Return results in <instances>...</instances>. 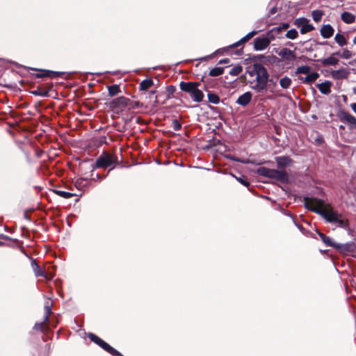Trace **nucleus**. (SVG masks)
Masks as SVG:
<instances>
[{
  "instance_id": "obj_11",
  "label": "nucleus",
  "mask_w": 356,
  "mask_h": 356,
  "mask_svg": "<svg viewBox=\"0 0 356 356\" xmlns=\"http://www.w3.org/2000/svg\"><path fill=\"white\" fill-rule=\"evenodd\" d=\"M319 77V74L318 72H309L307 74L305 77H299V79L303 83L311 84L314 83L317 79Z\"/></svg>"
},
{
  "instance_id": "obj_48",
  "label": "nucleus",
  "mask_w": 356,
  "mask_h": 356,
  "mask_svg": "<svg viewBox=\"0 0 356 356\" xmlns=\"http://www.w3.org/2000/svg\"><path fill=\"white\" fill-rule=\"evenodd\" d=\"M3 245V243L0 241V245Z\"/></svg>"
},
{
  "instance_id": "obj_34",
  "label": "nucleus",
  "mask_w": 356,
  "mask_h": 356,
  "mask_svg": "<svg viewBox=\"0 0 356 356\" xmlns=\"http://www.w3.org/2000/svg\"><path fill=\"white\" fill-rule=\"evenodd\" d=\"M298 35V31L294 29H290L289 31H287L286 34V37L287 38H289V39H296Z\"/></svg>"
},
{
  "instance_id": "obj_15",
  "label": "nucleus",
  "mask_w": 356,
  "mask_h": 356,
  "mask_svg": "<svg viewBox=\"0 0 356 356\" xmlns=\"http://www.w3.org/2000/svg\"><path fill=\"white\" fill-rule=\"evenodd\" d=\"M101 348L105 350L106 352L109 353L112 355L118 356L120 355V353L111 347L109 344L106 343L104 341H102V342L99 345Z\"/></svg>"
},
{
  "instance_id": "obj_23",
  "label": "nucleus",
  "mask_w": 356,
  "mask_h": 356,
  "mask_svg": "<svg viewBox=\"0 0 356 356\" xmlns=\"http://www.w3.org/2000/svg\"><path fill=\"white\" fill-rule=\"evenodd\" d=\"M291 83H292L291 79L286 76L280 79V85L284 89L289 88L291 86Z\"/></svg>"
},
{
  "instance_id": "obj_36",
  "label": "nucleus",
  "mask_w": 356,
  "mask_h": 356,
  "mask_svg": "<svg viewBox=\"0 0 356 356\" xmlns=\"http://www.w3.org/2000/svg\"><path fill=\"white\" fill-rule=\"evenodd\" d=\"M323 13L320 10H314L312 12V17L315 22H319L322 18Z\"/></svg>"
},
{
  "instance_id": "obj_39",
  "label": "nucleus",
  "mask_w": 356,
  "mask_h": 356,
  "mask_svg": "<svg viewBox=\"0 0 356 356\" xmlns=\"http://www.w3.org/2000/svg\"><path fill=\"white\" fill-rule=\"evenodd\" d=\"M44 309H45V316H44V321H48L49 320V315L51 314V308L48 305H46L44 307Z\"/></svg>"
},
{
  "instance_id": "obj_21",
  "label": "nucleus",
  "mask_w": 356,
  "mask_h": 356,
  "mask_svg": "<svg viewBox=\"0 0 356 356\" xmlns=\"http://www.w3.org/2000/svg\"><path fill=\"white\" fill-rule=\"evenodd\" d=\"M153 83L152 79H145L140 82L139 88L140 90H147L153 86Z\"/></svg>"
},
{
  "instance_id": "obj_13",
  "label": "nucleus",
  "mask_w": 356,
  "mask_h": 356,
  "mask_svg": "<svg viewBox=\"0 0 356 356\" xmlns=\"http://www.w3.org/2000/svg\"><path fill=\"white\" fill-rule=\"evenodd\" d=\"M318 235L321 238V239L323 241V242L327 245V246H329V247H333V248H339L340 247L339 244L334 242L332 238H330V237L325 236L324 234L323 233H318Z\"/></svg>"
},
{
  "instance_id": "obj_8",
  "label": "nucleus",
  "mask_w": 356,
  "mask_h": 356,
  "mask_svg": "<svg viewBox=\"0 0 356 356\" xmlns=\"http://www.w3.org/2000/svg\"><path fill=\"white\" fill-rule=\"evenodd\" d=\"M270 43V40L268 38H257L254 40V47L257 51H262L267 48Z\"/></svg>"
},
{
  "instance_id": "obj_25",
  "label": "nucleus",
  "mask_w": 356,
  "mask_h": 356,
  "mask_svg": "<svg viewBox=\"0 0 356 356\" xmlns=\"http://www.w3.org/2000/svg\"><path fill=\"white\" fill-rule=\"evenodd\" d=\"M129 101V99L127 97H120L114 99L113 101V104H114L115 106H127Z\"/></svg>"
},
{
  "instance_id": "obj_2",
  "label": "nucleus",
  "mask_w": 356,
  "mask_h": 356,
  "mask_svg": "<svg viewBox=\"0 0 356 356\" xmlns=\"http://www.w3.org/2000/svg\"><path fill=\"white\" fill-rule=\"evenodd\" d=\"M248 74L255 79L250 81L251 88L257 92H263L268 90L270 92H275V82L269 80V75L267 70L260 63H256L252 68L249 70Z\"/></svg>"
},
{
  "instance_id": "obj_28",
  "label": "nucleus",
  "mask_w": 356,
  "mask_h": 356,
  "mask_svg": "<svg viewBox=\"0 0 356 356\" xmlns=\"http://www.w3.org/2000/svg\"><path fill=\"white\" fill-rule=\"evenodd\" d=\"M54 193L59 195L60 197H62L65 199L70 198L74 195V194L71 193L70 192L64 191H59V190H55Z\"/></svg>"
},
{
  "instance_id": "obj_18",
  "label": "nucleus",
  "mask_w": 356,
  "mask_h": 356,
  "mask_svg": "<svg viewBox=\"0 0 356 356\" xmlns=\"http://www.w3.org/2000/svg\"><path fill=\"white\" fill-rule=\"evenodd\" d=\"M257 34V31H252L248 33L246 35H245L243 38H242L239 41L234 43L232 45V47H238L240 44L245 43L250 40L252 38H253Z\"/></svg>"
},
{
  "instance_id": "obj_32",
  "label": "nucleus",
  "mask_w": 356,
  "mask_h": 356,
  "mask_svg": "<svg viewBox=\"0 0 356 356\" xmlns=\"http://www.w3.org/2000/svg\"><path fill=\"white\" fill-rule=\"evenodd\" d=\"M270 170L265 167H260L257 170V173L261 176L269 177Z\"/></svg>"
},
{
  "instance_id": "obj_16",
  "label": "nucleus",
  "mask_w": 356,
  "mask_h": 356,
  "mask_svg": "<svg viewBox=\"0 0 356 356\" xmlns=\"http://www.w3.org/2000/svg\"><path fill=\"white\" fill-rule=\"evenodd\" d=\"M334 55L335 54L334 53L330 56L322 59L321 60V63L323 64V65L327 66V65H337L339 63V60H338V58L334 57Z\"/></svg>"
},
{
  "instance_id": "obj_42",
  "label": "nucleus",
  "mask_w": 356,
  "mask_h": 356,
  "mask_svg": "<svg viewBox=\"0 0 356 356\" xmlns=\"http://www.w3.org/2000/svg\"><path fill=\"white\" fill-rule=\"evenodd\" d=\"M237 180L242 184L243 186H248L249 182L242 178H237Z\"/></svg>"
},
{
  "instance_id": "obj_33",
  "label": "nucleus",
  "mask_w": 356,
  "mask_h": 356,
  "mask_svg": "<svg viewBox=\"0 0 356 356\" xmlns=\"http://www.w3.org/2000/svg\"><path fill=\"white\" fill-rule=\"evenodd\" d=\"M88 180L84 178L78 179L75 182V186L78 188H82L83 187L87 186Z\"/></svg>"
},
{
  "instance_id": "obj_43",
  "label": "nucleus",
  "mask_w": 356,
  "mask_h": 356,
  "mask_svg": "<svg viewBox=\"0 0 356 356\" xmlns=\"http://www.w3.org/2000/svg\"><path fill=\"white\" fill-rule=\"evenodd\" d=\"M350 107L353 109V111L356 113V103L351 104Z\"/></svg>"
},
{
  "instance_id": "obj_1",
  "label": "nucleus",
  "mask_w": 356,
  "mask_h": 356,
  "mask_svg": "<svg viewBox=\"0 0 356 356\" xmlns=\"http://www.w3.org/2000/svg\"><path fill=\"white\" fill-rule=\"evenodd\" d=\"M305 207L322 216L327 221L337 226L345 228L348 225L347 220L341 215L334 211L330 204L317 198L305 197Z\"/></svg>"
},
{
  "instance_id": "obj_40",
  "label": "nucleus",
  "mask_w": 356,
  "mask_h": 356,
  "mask_svg": "<svg viewBox=\"0 0 356 356\" xmlns=\"http://www.w3.org/2000/svg\"><path fill=\"white\" fill-rule=\"evenodd\" d=\"M44 321L40 323H35L34 328L38 330H42L44 327Z\"/></svg>"
},
{
  "instance_id": "obj_44",
  "label": "nucleus",
  "mask_w": 356,
  "mask_h": 356,
  "mask_svg": "<svg viewBox=\"0 0 356 356\" xmlns=\"http://www.w3.org/2000/svg\"><path fill=\"white\" fill-rule=\"evenodd\" d=\"M227 63V61L226 59L220 60V63Z\"/></svg>"
},
{
  "instance_id": "obj_5",
  "label": "nucleus",
  "mask_w": 356,
  "mask_h": 356,
  "mask_svg": "<svg viewBox=\"0 0 356 356\" xmlns=\"http://www.w3.org/2000/svg\"><path fill=\"white\" fill-rule=\"evenodd\" d=\"M275 52L287 64L293 63L296 59V53L287 48L275 49Z\"/></svg>"
},
{
  "instance_id": "obj_45",
  "label": "nucleus",
  "mask_w": 356,
  "mask_h": 356,
  "mask_svg": "<svg viewBox=\"0 0 356 356\" xmlns=\"http://www.w3.org/2000/svg\"><path fill=\"white\" fill-rule=\"evenodd\" d=\"M353 42L354 44H356V35L354 37V38L353 40Z\"/></svg>"
},
{
  "instance_id": "obj_19",
  "label": "nucleus",
  "mask_w": 356,
  "mask_h": 356,
  "mask_svg": "<svg viewBox=\"0 0 356 356\" xmlns=\"http://www.w3.org/2000/svg\"><path fill=\"white\" fill-rule=\"evenodd\" d=\"M276 162L279 168H284L288 165L291 160L289 157L286 156H278L276 157Z\"/></svg>"
},
{
  "instance_id": "obj_29",
  "label": "nucleus",
  "mask_w": 356,
  "mask_h": 356,
  "mask_svg": "<svg viewBox=\"0 0 356 356\" xmlns=\"http://www.w3.org/2000/svg\"><path fill=\"white\" fill-rule=\"evenodd\" d=\"M334 54L339 56L341 58H345V59H349L353 56L352 52L347 49H344L341 54H340L339 52H336V53H334Z\"/></svg>"
},
{
  "instance_id": "obj_12",
  "label": "nucleus",
  "mask_w": 356,
  "mask_h": 356,
  "mask_svg": "<svg viewBox=\"0 0 356 356\" xmlns=\"http://www.w3.org/2000/svg\"><path fill=\"white\" fill-rule=\"evenodd\" d=\"M316 86L322 94L328 95L331 92L330 88L332 86V82L330 81H325V82L317 84Z\"/></svg>"
},
{
  "instance_id": "obj_49",
  "label": "nucleus",
  "mask_w": 356,
  "mask_h": 356,
  "mask_svg": "<svg viewBox=\"0 0 356 356\" xmlns=\"http://www.w3.org/2000/svg\"><path fill=\"white\" fill-rule=\"evenodd\" d=\"M353 62L356 63V59H355V60H354V61H353Z\"/></svg>"
},
{
  "instance_id": "obj_30",
  "label": "nucleus",
  "mask_w": 356,
  "mask_h": 356,
  "mask_svg": "<svg viewBox=\"0 0 356 356\" xmlns=\"http://www.w3.org/2000/svg\"><path fill=\"white\" fill-rule=\"evenodd\" d=\"M343 118L348 123L353 124L356 129V118L349 113H345Z\"/></svg>"
},
{
  "instance_id": "obj_38",
  "label": "nucleus",
  "mask_w": 356,
  "mask_h": 356,
  "mask_svg": "<svg viewBox=\"0 0 356 356\" xmlns=\"http://www.w3.org/2000/svg\"><path fill=\"white\" fill-rule=\"evenodd\" d=\"M242 71V67L241 66H237L234 68H232L229 72L231 75L236 76L239 74Z\"/></svg>"
},
{
  "instance_id": "obj_17",
  "label": "nucleus",
  "mask_w": 356,
  "mask_h": 356,
  "mask_svg": "<svg viewBox=\"0 0 356 356\" xmlns=\"http://www.w3.org/2000/svg\"><path fill=\"white\" fill-rule=\"evenodd\" d=\"M341 18L346 24H352L355 21V16L349 12H343L341 13Z\"/></svg>"
},
{
  "instance_id": "obj_24",
  "label": "nucleus",
  "mask_w": 356,
  "mask_h": 356,
  "mask_svg": "<svg viewBox=\"0 0 356 356\" xmlns=\"http://www.w3.org/2000/svg\"><path fill=\"white\" fill-rule=\"evenodd\" d=\"M334 40L340 47H343L347 44L346 38L340 33H337L335 35Z\"/></svg>"
},
{
  "instance_id": "obj_47",
  "label": "nucleus",
  "mask_w": 356,
  "mask_h": 356,
  "mask_svg": "<svg viewBox=\"0 0 356 356\" xmlns=\"http://www.w3.org/2000/svg\"><path fill=\"white\" fill-rule=\"evenodd\" d=\"M291 46H293V43L289 42Z\"/></svg>"
},
{
  "instance_id": "obj_26",
  "label": "nucleus",
  "mask_w": 356,
  "mask_h": 356,
  "mask_svg": "<svg viewBox=\"0 0 356 356\" xmlns=\"http://www.w3.org/2000/svg\"><path fill=\"white\" fill-rule=\"evenodd\" d=\"M224 72V69L220 67H216L209 71V74L211 76H218L221 75Z\"/></svg>"
},
{
  "instance_id": "obj_37",
  "label": "nucleus",
  "mask_w": 356,
  "mask_h": 356,
  "mask_svg": "<svg viewBox=\"0 0 356 356\" xmlns=\"http://www.w3.org/2000/svg\"><path fill=\"white\" fill-rule=\"evenodd\" d=\"M88 337L89 339L95 342V343H97V345H99V343L102 342V339H101L99 337H98L97 336H96L95 334H92V333H90L88 334Z\"/></svg>"
},
{
  "instance_id": "obj_6",
  "label": "nucleus",
  "mask_w": 356,
  "mask_h": 356,
  "mask_svg": "<svg viewBox=\"0 0 356 356\" xmlns=\"http://www.w3.org/2000/svg\"><path fill=\"white\" fill-rule=\"evenodd\" d=\"M295 24L300 29V33L305 34L314 30V27L309 24L308 19L305 18H298L296 19Z\"/></svg>"
},
{
  "instance_id": "obj_35",
  "label": "nucleus",
  "mask_w": 356,
  "mask_h": 356,
  "mask_svg": "<svg viewBox=\"0 0 356 356\" xmlns=\"http://www.w3.org/2000/svg\"><path fill=\"white\" fill-rule=\"evenodd\" d=\"M58 73L49 70H42L41 74H37L38 77L51 76L52 74L57 75Z\"/></svg>"
},
{
  "instance_id": "obj_41",
  "label": "nucleus",
  "mask_w": 356,
  "mask_h": 356,
  "mask_svg": "<svg viewBox=\"0 0 356 356\" xmlns=\"http://www.w3.org/2000/svg\"><path fill=\"white\" fill-rule=\"evenodd\" d=\"M173 128L175 131H178L181 129V124L179 123L177 120L173 121Z\"/></svg>"
},
{
  "instance_id": "obj_3",
  "label": "nucleus",
  "mask_w": 356,
  "mask_h": 356,
  "mask_svg": "<svg viewBox=\"0 0 356 356\" xmlns=\"http://www.w3.org/2000/svg\"><path fill=\"white\" fill-rule=\"evenodd\" d=\"M200 83L197 82L181 81L179 84L180 89L191 95L192 99L195 102H200L204 98L203 92L198 88Z\"/></svg>"
},
{
  "instance_id": "obj_4",
  "label": "nucleus",
  "mask_w": 356,
  "mask_h": 356,
  "mask_svg": "<svg viewBox=\"0 0 356 356\" xmlns=\"http://www.w3.org/2000/svg\"><path fill=\"white\" fill-rule=\"evenodd\" d=\"M118 163L117 157L106 152H104L96 161V167L99 168H107Z\"/></svg>"
},
{
  "instance_id": "obj_9",
  "label": "nucleus",
  "mask_w": 356,
  "mask_h": 356,
  "mask_svg": "<svg viewBox=\"0 0 356 356\" xmlns=\"http://www.w3.org/2000/svg\"><path fill=\"white\" fill-rule=\"evenodd\" d=\"M252 98V94L250 92H246L240 95L236 103L243 106H246L250 104Z\"/></svg>"
},
{
  "instance_id": "obj_46",
  "label": "nucleus",
  "mask_w": 356,
  "mask_h": 356,
  "mask_svg": "<svg viewBox=\"0 0 356 356\" xmlns=\"http://www.w3.org/2000/svg\"><path fill=\"white\" fill-rule=\"evenodd\" d=\"M283 26H284V28L286 29V28L289 27V24H284Z\"/></svg>"
},
{
  "instance_id": "obj_10",
  "label": "nucleus",
  "mask_w": 356,
  "mask_h": 356,
  "mask_svg": "<svg viewBox=\"0 0 356 356\" xmlns=\"http://www.w3.org/2000/svg\"><path fill=\"white\" fill-rule=\"evenodd\" d=\"M321 35L323 38H330L334 34V30L330 24L323 25L321 29Z\"/></svg>"
},
{
  "instance_id": "obj_7",
  "label": "nucleus",
  "mask_w": 356,
  "mask_h": 356,
  "mask_svg": "<svg viewBox=\"0 0 356 356\" xmlns=\"http://www.w3.org/2000/svg\"><path fill=\"white\" fill-rule=\"evenodd\" d=\"M268 178L274 179L281 182H286L288 180V175L285 170L271 169Z\"/></svg>"
},
{
  "instance_id": "obj_14",
  "label": "nucleus",
  "mask_w": 356,
  "mask_h": 356,
  "mask_svg": "<svg viewBox=\"0 0 356 356\" xmlns=\"http://www.w3.org/2000/svg\"><path fill=\"white\" fill-rule=\"evenodd\" d=\"M331 75L334 79H346L348 76V72L343 68L338 70H333L331 72Z\"/></svg>"
},
{
  "instance_id": "obj_31",
  "label": "nucleus",
  "mask_w": 356,
  "mask_h": 356,
  "mask_svg": "<svg viewBox=\"0 0 356 356\" xmlns=\"http://www.w3.org/2000/svg\"><path fill=\"white\" fill-rule=\"evenodd\" d=\"M207 96L209 102L215 104H217L220 102V98L217 95L212 92H209Z\"/></svg>"
},
{
  "instance_id": "obj_27",
  "label": "nucleus",
  "mask_w": 356,
  "mask_h": 356,
  "mask_svg": "<svg viewBox=\"0 0 356 356\" xmlns=\"http://www.w3.org/2000/svg\"><path fill=\"white\" fill-rule=\"evenodd\" d=\"M311 67L308 65H302L297 67L296 74H307L310 72Z\"/></svg>"
},
{
  "instance_id": "obj_22",
  "label": "nucleus",
  "mask_w": 356,
  "mask_h": 356,
  "mask_svg": "<svg viewBox=\"0 0 356 356\" xmlns=\"http://www.w3.org/2000/svg\"><path fill=\"white\" fill-rule=\"evenodd\" d=\"M108 91L111 97H113L121 92L120 86L117 84L108 86Z\"/></svg>"
},
{
  "instance_id": "obj_20",
  "label": "nucleus",
  "mask_w": 356,
  "mask_h": 356,
  "mask_svg": "<svg viewBox=\"0 0 356 356\" xmlns=\"http://www.w3.org/2000/svg\"><path fill=\"white\" fill-rule=\"evenodd\" d=\"M31 266H32L33 270V272L35 273V275L36 277L41 276V277H47V276L44 274V273L41 270V268L37 264V263L35 262V260H32V261H31Z\"/></svg>"
}]
</instances>
